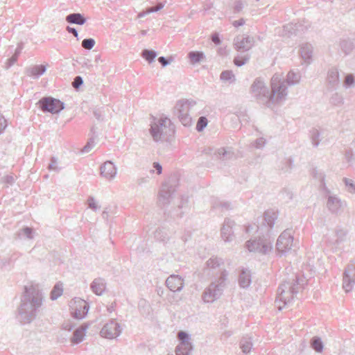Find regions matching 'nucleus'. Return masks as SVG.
I'll list each match as a JSON object with an SVG mask.
<instances>
[{
    "label": "nucleus",
    "instance_id": "nucleus-1",
    "mask_svg": "<svg viewBox=\"0 0 355 355\" xmlns=\"http://www.w3.org/2000/svg\"><path fill=\"white\" fill-rule=\"evenodd\" d=\"M252 97L261 105L270 107L272 104L279 103L287 96V86L277 76L271 78V91L266 86L261 78H257L250 87Z\"/></svg>",
    "mask_w": 355,
    "mask_h": 355
},
{
    "label": "nucleus",
    "instance_id": "nucleus-2",
    "mask_svg": "<svg viewBox=\"0 0 355 355\" xmlns=\"http://www.w3.org/2000/svg\"><path fill=\"white\" fill-rule=\"evenodd\" d=\"M277 217L278 213L275 210L268 209L264 212L261 225L257 226V231L263 234V238L259 236L258 239H250L245 243V247L250 252L266 254L272 250V243L265 238L264 234L268 237L270 236Z\"/></svg>",
    "mask_w": 355,
    "mask_h": 355
},
{
    "label": "nucleus",
    "instance_id": "nucleus-3",
    "mask_svg": "<svg viewBox=\"0 0 355 355\" xmlns=\"http://www.w3.org/2000/svg\"><path fill=\"white\" fill-rule=\"evenodd\" d=\"M43 295L35 286H25L17 310V319L21 324H29L37 316L39 308L43 303Z\"/></svg>",
    "mask_w": 355,
    "mask_h": 355
},
{
    "label": "nucleus",
    "instance_id": "nucleus-4",
    "mask_svg": "<svg viewBox=\"0 0 355 355\" xmlns=\"http://www.w3.org/2000/svg\"><path fill=\"white\" fill-rule=\"evenodd\" d=\"M150 134L155 142L167 139L174 133L171 120L167 117L153 118L150 122Z\"/></svg>",
    "mask_w": 355,
    "mask_h": 355
},
{
    "label": "nucleus",
    "instance_id": "nucleus-5",
    "mask_svg": "<svg viewBox=\"0 0 355 355\" xmlns=\"http://www.w3.org/2000/svg\"><path fill=\"white\" fill-rule=\"evenodd\" d=\"M299 279L295 278L293 282H285L277 289V299L283 302L284 306L288 305L293 300L294 295L299 292Z\"/></svg>",
    "mask_w": 355,
    "mask_h": 355
},
{
    "label": "nucleus",
    "instance_id": "nucleus-6",
    "mask_svg": "<svg viewBox=\"0 0 355 355\" xmlns=\"http://www.w3.org/2000/svg\"><path fill=\"white\" fill-rule=\"evenodd\" d=\"M196 105V102L193 100H180L177 101L174 107V114L184 126L189 127L191 125L192 118L189 112Z\"/></svg>",
    "mask_w": 355,
    "mask_h": 355
},
{
    "label": "nucleus",
    "instance_id": "nucleus-7",
    "mask_svg": "<svg viewBox=\"0 0 355 355\" xmlns=\"http://www.w3.org/2000/svg\"><path fill=\"white\" fill-rule=\"evenodd\" d=\"M38 105L43 112L51 114H58L64 108V103L51 96L42 98Z\"/></svg>",
    "mask_w": 355,
    "mask_h": 355
},
{
    "label": "nucleus",
    "instance_id": "nucleus-8",
    "mask_svg": "<svg viewBox=\"0 0 355 355\" xmlns=\"http://www.w3.org/2000/svg\"><path fill=\"white\" fill-rule=\"evenodd\" d=\"M69 308L71 316L75 319L81 320L89 311V304L81 298L76 297L70 301Z\"/></svg>",
    "mask_w": 355,
    "mask_h": 355
},
{
    "label": "nucleus",
    "instance_id": "nucleus-9",
    "mask_svg": "<svg viewBox=\"0 0 355 355\" xmlns=\"http://www.w3.org/2000/svg\"><path fill=\"white\" fill-rule=\"evenodd\" d=\"M293 236L291 230H284L278 237L276 243V250L281 255L288 252L293 245Z\"/></svg>",
    "mask_w": 355,
    "mask_h": 355
},
{
    "label": "nucleus",
    "instance_id": "nucleus-10",
    "mask_svg": "<svg viewBox=\"0 0 355 355\" xmlns=\"http://www.w3.org/2000/svg\"><path fill=\"white\" fill-rule=\"evenodd\" d=\"M121 331L119 323L112 320L103 326L100 331V334L103 338L114 339L121 334Z\"/></svg>",
    "mask_w": 355,
    "mask_h": 355
},
{
    "label": "nucleus",
    "instance_id": "nucleus-11",
    "mask_svg": "<svg viewBox=\"0 0 355 355\" xmlns=\"http://www.w3.org/2000/svg\"><path fill=\"white\" fill-rule=\"evenodd\" d=\"M254 38L250 35L236 36L234 39V49L240 53H246L254 46Z\"/></svg>",
    "mask_w": 355,
    "mask_h": 355
},
{
    "label": "nucleus",
    "instance_id": "nucleus-12",
    "mask_svg": "<svg viewBox=\"0 0 355 355\" xmlns=\"http://www.w3.org/2000/svg\"><path fill=\"white\" fill-rule=\"evenodd\" d=\"M223 291L216 286V283L212 282L205 288L202 293V300L205 303H211L218 299Z\"/></svg>",
    "mask_w": 355,
    "mask_h": 355
},
{
    "label": "nucleus",
    "instance_id": "nucleus-13",
    "mask_svg": "<svg viewBox=\"0 0 355 355\" xmlns=\"http://www.w3.org/2000/svg\"><path fill=\"white\" fill-rule=\"evenodd\" d=\"M355 284V270L352 266H348L344 272L343 277V287L345 292L351 291Z\"/></svg>",
    "mask_w": 355,
    "mask_h": 355
},
{
    "label": "nucleus",
    "instance_id": "nucleus-14",
    "mask_svg": "<svg viewBox=\"0 0 355 355\" xmlns=\"http://www.w3.org/2000/svg\"><path fill=\"white\" fill-rule=\"evenodd\" d=\"M235 225L234 220L226 218L221 227V237L225 242H231L234 239L233 227Z\"/></svg>",
    "mask_w": 355,
    "mask_h": 355
},
{
    "label": "nucleus",
    "instance_id": "nucleus-15",
    "mask_svg": "<svg viewBox=\"0 0 355 355\" xmlns=\"http://www.w3.org/2000/svg\"><path fill=\"white\" fill-rule=\"evenodd\" d=\"M166 285L173 292H180L184 287V280L177 275H170L166 280Z\"/></svg>",
    "mask_w": 355,
    "mask_h": 355
},
{
    "label": "nucleus",
    "instance_id": "nucleus-16",
    "mask_svg": "<svg viewBox=\"0 0 355 355\" xmlns=\"http://www.w3.org/2000/svg\"><path fill=\"white\" fill-rule=\"evenodd\" d=\"M175 192V187L170 184H166L163 186L159 191L158 200L162 205H167L169 203V200Z\"/></svg>",
    "mask_w": 355,
    "mask_h": 355
},
{
    "label": "nucleus",
    "instance_id": "nucleus-17",
    "mask_svg": "<svg viewBox=\"0 0 355 355\" xmlns=\"http://www.w3.org/2000/svg\"><path fill=\"white\" fill-rule=\"evenodd\" d=\"M101 174L107 180L113 179L116 175V167L112 161H106L100 167Z\"/></svg>",
    "mask_w": 355,
    "mask_h": 355
},
{
    "label": "nucleus",
    "instance_id": "nucleus-18",
    "mask_svg": "<svg viewBox=\"0 0 355 355\" xmlns=\"http://www.w3.org/2000/svg\"><path fill=\"white\" fill-rule=\"evenodd\" d=\"M239 284L241 288H248L252 282L251 272L249 269L241 268L239 275Z\"/></svg>",
    "mask_w": 355,
    "mask_h": 355
},
{
    "label": "nucleus",
    "instance_id": "nucleus-19",
    "mask_svg": "<svg viewBox=\"0 0 355 355\" xmlns=\"http://www.w3.org/2000/svg\"><path fill=\"white\" fill-rule=\"evenodd\" d=\"M327 82L331 89H336L340 85L339 73L336 68H331L327 73Z\"/></svg>",
    "mask_w": 355,
    "mask_h": 355
},
{
    "label": "nucleus",
    "instance_id": "nucleus-20",
    "mask_svg": "<svg viewBox=\"0 0 355 355\" xmlns=\"http://www.w3.org/2000/svg\"><path fill=\"white\" fill-rule=\"evenodd\" d=\"M90 289L96 295H102L106 290V282L105 279L101 277L94 279L90 284Z\"/></svg>",
    "mask_w": 355,
    "mask_h": 355
},
{
    "label": "nucleus",
    "instance_id": "nucleus-21",
    "mask_svg": "<svg viewBox=\"0 0 355 355\" xmlns=\"http://www.w3.org/2000/svg\"><path fill=\"white\" fill-rule=\"evenodd\" d=\"M88 327L89 324L85 322L80 327L74 331L73 336L71 338V341L73 344H78L83 340Z\"/></svg>",
    "mask_w": 355,
    "mask_h": 355
},
{
    "label": "nucleus",
    "instance_id": "nucleus-22",
    "mask_svg": "<svg viewBox=\"0 0 355 355\" xmlns=\"http://www.w3.org/2000/svg\"><path fill=\"white\" fill-rule=\"evenodd\" d=\"M216 157L222 161L232 159L234 157V153L231 148H220L215 152Z\"/></svg>",
    "mask_w": 355,
    "mask_h": 355
},
{
    "label": "nucleus",
    "instance_id": "nucleus-23",
    "mask_svg": "<svg viewBox=\"0 0 355 355\" xmlns=\"http://www.w3.org/2000/svg\"><path fill=\"white\" fill-rule=\"evenodd\" d=\"M313 47L311 44H302L300 47V55L305 62L309 64L312 59Z\"/></svg>",
    "mask_w": 355,
    "mask_h": 355
},
{
    "label": "nucleus",
    "instance_id": "nucleus-24",
    "mask_svg": "<svg viewBox=\"0 0 355 355\" xmlns=\"http://www.w3.org/2000/svg\"><path fill=\"white\" fill-rule=\"evenodd\" d=\"M327 207L331 213L336 214L341 207L340 200L334 196H329L327 200Z\"/></svg>",
    "mask_w": 355,
    "mask_h": 355
},
{
    "label": "nucleus",
    "instance_id": "nucleus-25",
    "mask_svg": "<svg viewBox=\"0 0 355 355\" xmlns=\"http://www.w3.org/2000/svg\"><path fill=\"white\" fill-rule=\"evenodd\" d=\"M66 21L69 24H74L78 25H83L87 21L85 17L80 13L75 12L68 15L66 18Z\"/></svg>",
    "mask_w": 355,
    "mask_h": 355
},
{
    "label": "nucleus",
    "instance_id": "nucleus-26",
    "mask_svg": "<svg viewBox=\"0 0 355 355\" xmlns=\"http://www.w3.org/2000/svg\"><path fill=\"white\" fill-rule=\"evenodd\" d=\"M170 234L171 232L168 229L165 227H162L156 230L154 236L156 240L165 243L168 241Z\"/></svg>",
    "mask_w": 355,
    "mask_h": 355
},
{
    "label": "nucleus",
    "instance_id": "nucleus-27",
    "mask_svg": "<svg viewBox=\"0 0 355 355\" xmlns=\"http://www.w3.org/2000/svg\"><path fill=\"white\" fill-rule=\"evenodd\" d=\"M301 26L300 24L296 23H291L284 26V33L288 37H290L293 35H297L300 31V27Z\"/></svg>",
    "mask_w": 355,
    "mask_h": 355
},
{
    "label": "nucleus",
    "instance_id": "nucleus-28",
    "mask_svg": "<svg viewBox=\"0 0 355 355\" xmlns=\"http://www.w3.org/2000/svg\"><path fill=\"white\" fill-rule=\"evenodd\" d=\"M301 79V74L298 70H291L288 75L286 83L288 85H295L300 83Z\"/></svg>",
    "mask_w": 355,
    "mask_h": 355
},
{
    "label": "nucleus",
    "instance_id": "nucleus-29",
    "mask_svg": "<svg viewBox=\"0 0 355 355\" xmlns=\"http://www.w3.org/2000/svg\"><path fill=\"white\" fill-rule=\"evenodd\" d=\"M311 347L316 352L320 353L323 351L324 344L320 337L313 336L310 340Z\"/></svg>",
    "mask_w": 355,
    "mask_h": 355
},
{
    "label": "nucleus",
    "instance_id": "nucleus-30",
    "mask_svg": "<svg viewBox=\"0 0 355 355\" xmlns=\"http://www.w3.org/2000/svg\"><path fill=\"white\" fill-rule=\"evenodd\" d=\"M240 347L243 353H250L252 347V338L248 336H243L240 341Z\"/></svg>",
    "mask_w": 355,
    "mask_h": 355
},
{
    "label": "nucleus",
    "instance_id": "nucleus-31",
    "mask_svg": "<svg viewBox=\"0 0 355 355\" xmlns=\"http://www.w3.org/2000/svg\"><path fill=\"white\" fill-rule=\"evenodd\" d=\"M250 58V55L248 53H238L234 58V64L236 67H242L248 62Z\"/></svg>",
    "mask_w": 355,
    "mask_h": 355
},
{
    "label": "nucleus",
    "instance_id": "nucleus-32",
    "mask_svg": "<svg viewBox=\"0 0 355 355\" xmlns=\"http://www.w3.org/2000/svg\"><path fill=\"white\" fill-rule=\"evenodd\" d=\"M193 349V345H185L182 346L181 345H178L175 347V352L176 355H191Z\"/></svg>",
    "mask_w": 355,
    "mask_h": 355
},
{
    "label": "nucleus",
    "instance_id": "nucleus-33",
    "mask_svg": "<svg viewBox=\"0 0 355 355\" xmlns=\"http://www.w3.org/2000/svg\"><path fill=\"white\" fill-rule=\"evenodd\" d=\"M46 68L43 64L35 65L31 69H29L28 71L31 76H33L35 78H39L40 76L44 73Z\"/></svg>",
    "mask_w": 355,
    "mask_h": 355
},
{
    "label": "nucleus",
    "instance_id": "nucleus-34",
    "mask_svg": "<svg viewBox=\"0 0 355 355\" xmlns=\"http://www.w3.org/2000/svg\"><path fill=\"white\" fill-rule=\"evenodd\" d=\"M141 56L148 63H152L154 62L155 58L157 56V53L155 50H149L145 49L141 51Z\"/></svg>",
    "mask_w": 355,
    "mask_h": 355
},
{
    "label": "nucleus",
    "instance_id": "nucleus-35",
    "mask_svg": "<svg viewBox=\"0 0 355 355\" xmlns=\"http://www.w3.org/2000/svg\"><path fill=\"white\" fill-rule=\"evenodd\" d=\"M293 162L291 157L285 158L279 166V168L284 173L289 172L293 167Z\"/></svg>",
    "mask_w": 355,
    "mask_h": 355
},
{
    "label": "nucleus",
    "instance_id": "nucleus-36",
    "mask_svg": "<svg viewBox=\"0 0 355 355\" xmlns=\"http://www.w3.org/2000/svg\"><path fill=\"white\" fill-rule=\"evenodd\" d=\"M63 287L60 283H57L53 286L50 293V298L51 300H55L62 295Z\"/></svg>",
    "mask_w": 355,
    "mask_h": 355
},
{
    "label": "nucleus",
    "instance_id": "nucleus-37",
    "mask_svg": "<svg viewBox=\"0 0 355 355\" xmlns=\"http://www.w3.org/2000/svg\"><path fill=\"white\" fill-rule=\"evenodd\" d=\"M188 57L192 63H198L205 58V55L202 51H191Z\"/></svg>",
    "mask_w": 355,
    "mask_h": 355
},
{
    "label": "nucleus",
    "instance_id": "nucleus-38",
    "mask_svg": "<svg viewBox=\"0 0 355 355\" xmlns=\"http://www.w3.org/2000/svg\"><path fill=\"white\" fill-rule=\"evenodd\" d=\"M340 46L342 51L345 54L348 55L354 49L353 43L349 40H343L340 41Z\"/></svg>",
    "mask_w": 355,
    "mask_h": 355
},
{
    "label": "nucleus",
    "instance_id": "nucleus-39",
    "mask_svg": "<svg viewBox=\"0 0 355 355\" xmlns=\"http://www.w3.org/2000/svg\"><path fill=\"white\" fill-rule=\"evenodd\" d=\"M345 89H349L355 87V76L352 73H347L345 76L343 83Z\"/></svg>",
    "mask_w": 355,
    "mask_h": 355
},
{
    "label": "nucleus",
    "instance_id": "nucleus-40",
    "mask_svg": "<svg viewBox=\"0 0 355 355\" xmlns=\"http://www.w3.org/2000/svg\"><path fill=\"white\" fill-rule=\"evenodd\" d=\"M180 343L178 345H192L190 342L191 336L186 331H180L178 332V335Z\"/></svg>",
    "mask_w": 355,
    "mask_h": 355
},
{
    "label": "nucleus",
    "instance_id": "nucleus-41",
    "mask_svg": "<svg viewBox=\"0 0 355 355\" xmlns=\"http://www.w3.org/2000/svg\"><path fill=\"white\" fill-rule=\"evenodd\" d=\"M227 276H228V272L226 270H223L218 279H217L216 282V286L218 288H221L222 291L223 292V289L225 287V282L227 280Z\"/></svg>",
    "mask_w": 355,
    "mask_h": 355
},
{
    "label": "nucleus",
    "instance_id": "nucleus-42",
    "mask_svg": "<svg viewBox=\"0 0 355 355\" xmlns=\"http://www.w3.org/2000/svg\"><path fill=\"white\" fill-rule=\"evenodd\" d=\"M310 137L313 146L317 147L320 144V132L318 129L313 128L310 131Z\"/></svg>",
    "mask_w": 355,
    "mask_h": 355
},
{
    "label": "nucleus",
    "instance_id": "nucleus-43",
    "mask_svg": "<svg viewBox=\"0 0 355 355\" xmlns=\"http://www.w3.org/2000/svg\"><path fill=\"white\" fill-rule=\"evenodd\" d=\"M18 235L20 238L24 236L31 239L33 238V230L31 227H25L19 232Z\"/></svg>",
    "mask_w": 355,
    "mask_h": 355
},
{
    "label": "nucleus",
    "instance_id": "nucleus-44",
    "mask_svg": "<svg viewBox=\"0 0 355 355\" xmlns=\"http://www.w3.org/2000/svg\"><path fill=\"white\" fill-rule=\"evenodd\" d=\"M347 234V230L342 228H337L336 230V235L337 236L336 243L338 245L339 243L343 242L345 240Z\"/></svg>",
    "mask_w": 355,
    "mask_h": 355
},
{
    "label": "nucleus",
    "instance_id": "nucleus-45",
    "mask_svg": "<svg viewBox=\"0 0 355 355\" xmlns=\"http://www.w3.org/2000/svg\"><path fill=\"white\" fill-rule=\"evenodd\" d=\"M220 78L223 81L232 82L235 80L234 74L233 73L232 71L230 70L223 71L220 73Z\"/></svg>",
    "mask_w": 355,
    "mask_h": 355
},
{
    "label": "nucleus",
    "instance_id": "nucleus-46",
    "mask_svg": "<svg viewBox=\"0 0 355 355\" xmlns=\"http://www.w3.org/2000/svg\"><path fill=\"white\" fill-rule=\"evenodd\" d=\"M223 263L221 259H218L217 257L210 258L206 263L207 266L210 268H216L220 266Z\"/></svg>",
    "mask_w": 355,
    "mask_h": 355
},
{
    "label": "nucleus",
    "instance_id": "nucleus-47",
    "mask_svg": "<svg viewBox=\"0 0 355 355\" xmlns=\"http://www.w3.org/2000/svg\"><path fill=\"white\" fill-rule=\"evenodd\" d=\"M208 120L205 116H200L197 122L196 129L198 132L202 131L207 125Z\"/></svg>",
    "mask_w": 355,
    "mask_h": 355
},
{
    "label": "nucleus",
    "instance_id": "nucleus-48",
    "mask_svg": "<svg viewBox=\"0 0 355 355\" xmlns=\"http://www.w3.org/2000/svg\"><path fill=\"white\" fill-rule=\"evenodd\" d=\"M343 181L345 183L346 187H347L348 191L350 193H355V182L352 180L347 178H344Z\"/></svg>",
    "mask_w": 355,
    "mask_h": 355
},
{
    "label": "nucleus",
    "instance_id": "nucleus-49",
    "mask_svg": "<svg viewBox=\"0 0 355 355\" xmlns=\"http://www.w3.org/2000/svg\"><path fill=\"white\" fill-rule=\"evenodd\" d=\"M331 103L335 105H339L343 103V98L341 94H334L331 98Z\"/></svg>",
    "mask_w": 355,
    "mask_h": 355
},
{
    "label": "nucleus",
    "instance_id": "nucleus-50",
    "mask_svg": "<svg viewBox=\"0 0 355 355\" xmlns=\"http://www.w3.org/2000/svg\"><path fill=\"white\" fill-rule=\"evenodd\" d=\"M345 159L349 165L352 164L355 162V156L351 149L345 151Z\"/></svg>",
    "mask_w": 355,
    "mask_h": 355
},
{
    "label": "nucleus",
    "instance_id": "nucleus-51",
    "mask_svg": "<svg viewBox=\"0 0 355 355\" xmlns=\"http://www.w3.org/2000/svg\"><path fill=\"white\" fill-rule=\"evenodd\" d=\"M83 85V79L80 76H77L74 78L73 82H72V86L76 90L78 91L80 88V87Z\"/></svg>",
    "mask_w": 355,
    "mask_h": 355
},
{
    "label": "nucleus",
    "instance_id": "nucleus-52",
    "mask_svg": "<svg viewBox=\"0 0 355 355\" xmlns=\"http://www.w3.org/2000/svg\"><path fill=\"white\" fill-rule=\"evenodd\" d=\"M173 59L172 57L166 58L164 56H160L158 58V61L162 67H166V66L169 65L173 62Z\"/></svg>",
    "mask_w": 355,
    "mask_h": 355
},
{
    "label": "nucleus",
    "instance_id": "nucleus-53",
    "mask_svg": "<svg viewBox=\"0 0 355 355\" xmlns=\"http://www.w3.org/2000/svg\"><path fill=\"white\" fill-rule=\"evenodd\" d=\"M266 145V139L263 137L257 139L252 144V146L257 149L263 148Z\"/></svg>",
    "mask_w": 355,
    "mask_h": 355
},
{
    "label": "nucleus",
    "instance_id": "nucleus-54",
    "mask_svg": "<svg viewBox=\"0 0 355 355\" xmlns=\"http://www.w3.org/2000/svg\"><path fill=\"white\" fill-rule=\"evenodd\" d=\"M244 8V3L241 0H237L234 2V5L233 7V12L235 14H238L242 11Z\"/></svg>",
    "mask_w": 355,
    "mask_h": 355
},
{
    "label": "nucleus",
    "instance_id": "nucleus-55",
    "mask_svg": "<svg viewBox=\"0 0 355 355\" xmlns=\"http://www.w3.org/2000/svg\"><path fill=\"white\" fill-rule=\"evenodd\" d=\"M48 168L50 171H58L59 168L58 167V161L55 157H51V162L48 166Z\"/></svg>",
    "mask_w": 355,
    "mask_h": 355
},
{
    "label": "nucleus",
    "instance_id": "nucleus-56",
    "mask_svg": "<svg viewBox=\"0 0 355 355\" xmlns=\"http://www.w3.org/2000/svg\"><path fill=\"white\" fill-rule=\"evenodd\" d=\"M164 7V3L159 2L156 6L148 8V13L157 12Z\"/></svg>",
    "mask_w": 355,
    "mask_h": 355
},
{
    "label": "nucleus",
    "instance_id": "nucleus-57",
    "mask_svg": "<svg viewBox=\"0 0 355 355\" xmlns=\"http://www.w3.org/2000/svg\"><path fill=\"white\" fill-rule=\"evenodd\" d=\"M104 112L103 108H98L93 111L94 115L98 121H102L103 119Z\"/></svg>",
    "mask_w": 355,
    "mask_h": 355
},
{
    "label": "nucleus",
    "instance_id": "nucleus-58",
    "mask_svg": "<svg viewBox=\"0 0 355 355\" xmlns=\"http://www.w3.org/2000/svg\"><path fill=\"white\" fill-rule=\"evenodd\" d=\"M101 206L98 205V202L95 200V199L90 196V209L94 211H97L100 210Z\"/></svg>",
    "mask_w": 355,
    "mask_h": 355
},
{
    "label": "nucleus",
    "instance_id": "nucleus-59",
    "mask_svg": "<svg viewBox=\"0 0 355 355\" xmlns=\"http://www.w3.org/2000/svg\"><path fill=\"white\" fill-rule=\"evenodd\" d=\"M211 40L213 43L215 44V45L218 46L221 44V39L220 37V35L218 33H214L211 35Z\"/></svg>",
    "mask_w": 355,
    "mask_h": 355
},
{
    "label": "nucleus",
    "instance_id": "nucleus-60",
    "mask_svg": "<svg viewBox=\"0 0 355 355\" xmlns=\"http://www.w3.org/2000/svg\"><path fill=\"white\" fill-rule=\"evenodd\" d=\"M17 57H16L15 55H12L11 58L7 60L6 67L8 69L12 67L17 62Z\"/></svg>",
    "mask_w": 355,
    "mask_h": 355
},
{
    "label": "nucleus",
    "instance_id": "nucleus-61",
    "mask_svg": "<svg viewBox=\"0 0 355 355\" xmlns=\"http://www.w3.org/2000/svg\"><path fill=\"white\" fill-rule=\"evenodd\" d=\"M7 126L6 120L4 116L0 114V134L3 132Z\"/></svg>",
    "mask_w": 355,
    "mask_h": 355
},
{
    "label": "nucleus",
    "instance_id": "nucleus-62",
    "mask_svg": "<svg viewBox=\"0 0 355 355\" xmlns=\"http://www.w3.org/2000/svg\"><path fill=\"white\" fill-rule=\"evenodd\" d=\"M3 181L6 184L11 185L14 183L15 179L12 175H8L3 177Z\"/></svg>",
    "mask_w": 355,
    "mask_h": 355
},
{
    "label": "nucleus",
    "instance_id": "nucleus-63",
    "mask_svg": "<svg viewBox=\"0 0 355 355\" xmlns=\"http://www.w3.org/2000/svg\"><path fill=\"white\" fill-rule=\"evenodd\" d=\"M153 168L156 170L157 173L158 175L162 173V166L159 164V162H155L153 164Z\"/></svg>",
    "mask_w": 355,
    "mask_h": 355
},
{
    "label": "nucleus",
    "instance_id": "nucleus-64",
    "mask_svg": "<svg viewBox=\"0 0 355 355\" xmlns=\"http://www.w3.org/2000/svg\"><path fill=\"white\" fill-rule=\"evenodd\" d=\"M245 23V19L243 18H241L239 20L234 21L232 22V25L234 27L238 28L239 26H241L244 25Z\"/></svg>",
    "mask_w": 355,
    "mask_h": 355
}]
</instances>
